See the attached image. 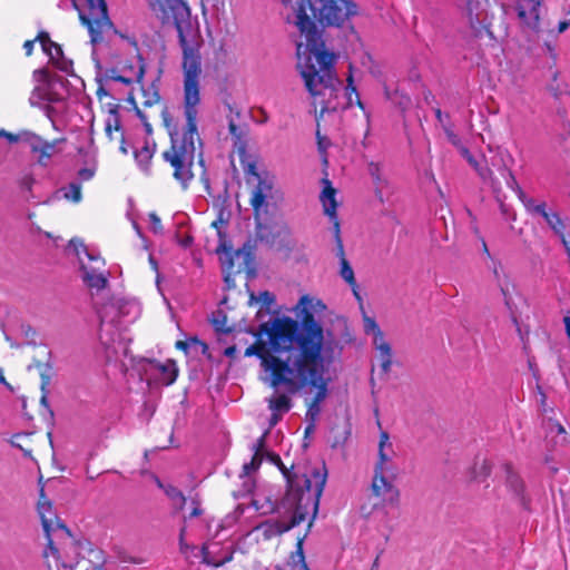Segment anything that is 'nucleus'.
Here are the masks:
<instances>
[{"label":"nucleus","instance_id":"obj_1","mask_svg":"<svg viewBox=\"0 0 570 570\" xmlns=\"http://www.w3.org/2000/svg\"><path fill=\"white\" fill-rule=\"evenodd\" d=\"M154 10L160 13L164 22L175 24L183 49L185 125L179 128L168 117H164L171 139V146L164 153V158L174 168V177L186 187L194 177L191 167L195 158V141L199 139L197 117L202 102L200 78L203 73L199 52L200 36L197 26L190 19L189 8L183 0H156Z\"/></svg>","mask_w":570,"mask_h":570},{"label":"nucleus","instance_id":"obj_2","mask_svg":"<svg viewBox=\"0 0 570 570\" xmlns=\"http://www.w3.org/2000/svg\"><path fill=\"white\" fill-rule=\"evenodd\" d=\"M286 21L293 24L299 38L296 42L297 69L312 96H317L337 56L325 48L316 21L324 27L353 31L352 0H282Z\"/></svg>","mask_w":570,"mask_h":570},{"label":"nucleus","instance_id":"obj_3","mask_svg":"<svg viewBox=\"0 0 570 570\" xmlns=\"http://www.w3.org/2000/svg\"><path fill=\"white\" fill-rule=\"evenodd\" d=\"M325 304L309 295H303L294 307L301 323L291 317H276L259 327L256 344L264 353L282 361H304L315 363L321 358H332L331 341L325 336L315 314H322Z\"/></svg>","mask_w":570,"mask_h":570},{"label":"nucleus","instance_id":"obj_4","mask_svg":"<svg viewBox=\"0 0 570 570\" xmlns=\"http://www.w3.org/2000/svg\"><path fill=\"white\" fill-rule=\"evenodd\" d=\"M245 356H257L261 360L263 371L262 381L276 389L284 386L289 392L308 387L313 394V401L308 405L307 415L314 420L320 411V404L327 395V386L331 381L327 366L331 358H321L315 363L306 360L282 361L264 353L259 347H247Z\"/></svg>","mask_w":570,"mask_h":570},{"label":"nucleus","instance_id":"obj_5","mask_svg":"<svg viewBox=\"0 0 570 570\" xmlns=\"http://www.w3.org/2000/svg\"><path fill=\"white\" fill-rule=\"evenodd\" d=\"M395 451L390 435L385 431H381L379 441V459L374 468V476L372 480L373 508L380 504L390 508H399L400 491L393 484L397 475L399 469L394 463Z\"/></svg>","mask_w":570,"mask_h":570},{"label":"nucleus","instance_id":"obj_6","mask_svg":"<svg viewBox=\"0 0 570 570\" xmlns=\"http://www.w3.org/2000/svg\"><path fill=\"white\" fill-rule=\"evenodd\" d=\"M326 476L327 472L325 465L314 468L308 475H305V492L302 491L299 493L298 502L295 507L291 521L267 520L254 527L253 530L257 531L264 540H271L272 538L281 535L299 524L305 519L304 513L302 512L303 501H313V504L316 508L326 483Z\"/></svg>","mask_w":570,"mask_h":570},{"label":"nucleus","instance_id":"obj_7","mask_svg":"<svg viewBox=\"0 0 570 570\" xmlns=\"http://www.w3.org/2000/svg\"><path fill=\"white\" fill-rule=\"evenodd\" d=\"M81 22L88 28L91 43L102 41L104 35L112 31L105 0H72Z\"/></svg>","mask_w":570,"mask_h":570},{"label":"nucleus","instance_id":"obj_8","mask_svg":"<svg viewBox=\"0 0 570 570\" xmlns=\"http://www.w3.org/2000/svg\"><path fill=\"white\" fill-rule=\"evenodd\" d=\"M363 328L372 337L375 355L372 364V375H386L392 365V348L376 321L363 312Z\"/></svg>","mask_w":570,"mask_h":570},{"label":"nucleus","instance_id":"obj_9","mask_svg":"<svg viewBox=\"0 0 570 570\" xmlns=\"http://www.w3.org/2000/svg\"><path fill=\"white\" fill-rule=\"evenodd\" d=\"M70 245L75 247L79 258L82 279L91 289L100 291L107 286L108 279L105 271V261L99 256L90 253L81 242L70 240Z\"/></svg>","mask_w":570,"mask_h":570},{"label":"nucleus","instance_id":"obj_10","mask_svg":"<svg viewBox=\"0 0 570 570\" xmlns=\"http://www.w3.org/2000/svg\"><path fill=\"white\" fill-rule=\"evenodd\" d=\"M247 184L253 186L249 203L254 209L256 219L267 214V200L273 197L274 183L268 176L257 173L254 164L245 169Z\"/></svg>","mask_w":570,"mask_h":570},{"label":"nucleus","instance_id":"obj_11","mask_svg":"<svg viewBox=\"0 0 570 570\" xmlns=\"http://www.w3.org/2000/svg\"><path fill=\"white\" fill-rule=\"evenodd\" d=\"M38 512L48 539V549L45 551V557L49 558V556H52L55 559H58V549L55 547V540L70 539V532L59 521L56 513L52 511L51 503L43 494H41L38 502Z\"/></svg>","mask_w":570,"mask_h":570},{"label":"nucleus","instance_id":"obj_12","mask_svg":"<svg viewBox=\"0 0 570 570\" xmlns=\"http://www.w3.org/2000/svg\"><path fill=\"white\" fill-rule=\"evenodd\" d=\"M203 561L213 567H219L233 558V542L222 544L218 541H209L202 549Z\"/></svg>","mask_w":570,"mask_h":570},{"label":"nucleus","instance_id":"obj_13","mask_svg":"<svg viewBox=\"0 0 570 570\" xmlns=\"http://www.w3.org/2000/svg\"><path fill=\"white\" fill-rule=\"evenodd\" d=\"M43 52L49 57L50 61L61 71L70 73L72 71V61L63 56L61 47L53 42L48 33L40 32L37 37Z\"/></svg>","mask_w":570,"mask_h":570},{"label":"nucleus","instance_id":"obj_14","mask_svg":"<svg viewBox=\"0 0 570 570\" xmlns=\"http://www.w3.org/2000/svg\"><path fill=\"white\" fill-rule=\"evenodd\" d=\"M541 0H517L515 10L520 21L532 31L540 30Z\"/></svg>","mask_w":570,"mask_h":570},{"label":"nucleus","instance_id":"obj_15","mask_svg":"<svg viewBox=\"0 0 570 570\" xmlns=\"http://www.w3.org/2000/svg\"><path fill=\"white\" fill-rule=\"evenodd\" d=\"M489 150L491 153L492 151L495 153V156L492 159L491 164H492V166L497 167L498 170L501 173V175L504 177L507 187L510 188L511 190H513L515 193V195L518 196V198L520 196H523V194H524L523 189L517 181L513 173L508 168V165L505 161L507 158H511V155L509 154V151L502 147H497L495 149H493L491 146H489Z\"/></svg>","mask_w":570,"mask_h":570},{"label":"nucleus","instance_id":"obj_16","mask_svg":"<svg viewBox=\"0 0 570 570\" xmlns=\"http://www.w3.org/2000/svg\"><path fill=\"white\" fill-rule=\"evenodd\" d=\"M368 173L372 177L375 195L381 203H390L394 194V186L386 178L382 166L379 163L368 164Z\"/></svg>","mask_w":570,"mask_h":570},{"label":"nucleus","instance_id":"obj_17","mask_svg":"<svg viewBox=\"0 0 570 570\" xmlns=\"http://www.w3.org/2000/svg\"><path fill=\"white\" fill-rule=\"evenodd\" d=\"M460 154L469 165L473 167L484 184H488L493 189L500 186V183L495 178L492 169L487 165L484 157H482L481 160H478L466 147H462Z\"/></svg>","mask_w":570,"mask_h":570},{"label":"nucleus","instance_id":"obj_18","mask_svg":"<svg viewBox=\"0 0 570 570\" xmlns=\"http://www.w3.org/2000/svg\"><path fill=\"white\" fill-rule=\"evenodd\" d=\"M323 184L324 187L320 198L324 208V213L334 222L335 230L338 233V223L336 220V191L332 187V184L328 179H323Z\"/></svg>","mask_w":570,"mask_h":570},{"label":"nucleus","instance_id":"obj_19","mask_svg":"<svg viewBox=\"0 0 570 570\" xmlns=\"http://www.w3.org/2000/svg\"><path fill=\"white\" fill-rule=\"evenodd\" d=\"M268 409L272 412V416L269 419L271 426H274L278 423L282 415L287 413L291 409V400L285 394L274 393L268 400Z\"/></svg>","mask_w":570,"mask_h":570},{"label":"nucleus","instance_id":"obj_20","mask_svg":"<svg viewBox=\"0 0 570 570\" xmlns=\"http://www.w3.org/2000/svg\"><path fill=\"white\" fill-rule=\"evenodd\" d=\"M246 512H249V508H245V504H243V503L238 504L232 513L227 514L222 520V523L219 524V532L230 530L234 527L238 525L239 530H237V532L239 534H248L249 531L247 529L242 528L243 527L242 517H244ZM234 533H236V531Z\"/></svg>","mask_w":570,"mask_h":570},{"label":"nucleus","instance_id":"obj_21","mask_svg":"<svg viewBox=\"0 0 570 570\" xmlns=\"http://www.w3.org/2000/svg\"><path fill=\"white\" fill-rule=\"evenodd\" d=\"M157 381L163 385L173 384L178 375V368L173 360H167L165 363H156L151 365Z\"/></svg>","mask_w":570,"mask_h":570},{"label":"nucleus","instance_id":"obj_22","mask_svg":"<svg viewBox=\"0 0 570 570\" xmlns=\"http://www.w3.org/2000/svg\"><path fill=\"white\" fill-rule=\"evenodd\" d=\"M31 150L38 154L37 160L46 166L51 157L57 153V142H48L41 138L33 136L30 141Z\"/></svg>","mask_w":570,"mask_h":570},{"label":"nucleus","instance_id":"obj_23","mask_svg":"<svg viewBox=\"0 0 570 570\" xmlns=\"http://www.w3.org/2000/svg\"><path fill=\"white\" fill-rule=\"evenodd\" d=\"M537 210H538V216H541L547 222V224L550 226V228L556 234L560 235V237H561L563 235L564 225H563V222L561 220L559 214L556 212H549L547 209V204L544 202H542V205L539 206V208H537Z\"/></svg>","mask_w":570,"mask_h":570},{"label":"nucleus","instance_id":"obj_24","mask_svg":"<svg viewBox=\"0 0 570 570\" xmlns=\"http://www.w3.org/2000/svg\"><path fill=\"white\" fill-rule=\"evenodd\" d=\"M245 508H249L259 514H268L274 511L275 504L272 500L266 497L255 495L249 505H245Z\"/></svg>","mask_w":570,"mask_h":570},{"label":"nucleus","instance_id":"obj_25","mask_svg":"<svg viewBox=\"0 0 570 570\" xmlns=\"http://www.w3.org/2000/svg\"><path fill=\"white\" fill-rule=\"evenodd\" d=\"M153 155H154V149L150 146H148L147 144L145 146H142L140 149L135 151V158H136L139 167L142 170H145V171L148 170V166L153 158Z\"/></svg>","mask_w":570,"mask_h":570},{"label":"nucleus","instance_id":"obj_26","mask_svg":"<svg viewBox=\"0 0 570 570\" xmlns=\"http://www.w3.org/2000/svg\"><path fill=\"white\" fill-rule=\"evenodd\" d=\"M507 484L518 495L523 492V482L520 476L514 473L510 465H505Z\"/></svg>","mask_w":570,"mask_h":570},{"label":"nucleus","instance_id":"obj_27","mask_svg":"<svg viewBox=\"0 0 570 570\" xmlns=\"http://www.w3.org/2000/svg\"><path fill=\"white\" fill-rule=\"evenodd\" d=\"M341 276L351 285L353 294L356 296V285L354 283V272L348 265L346 258L341 250Z\"/></svg>","mask_w":570,"mask_h":570},{"label":"nucleus","instance_id":"obj_28","mask_svg":"<svg viewBox=\"0 0 570 570\" xmlns=\"http://www.w3.org/2000/svg\"><path fill=\"white\" fill-rule=\"evenodd\" d=\"M144 78V69L141 66L131 69L129 76H117L114 79L122 83L140 82Z\"/></svg>","mask_w":570,"mask_h":570},{"label":"nucleus","instance_id":"obj_29","mask_svg":"<svg viewBox=\"0 0 570 570\" xmlns=\"http://www.w3.org/2000/svg\"><path fill=\"white\" fill-rule=\"evenodd\" d=\"M262 442H263V438L259 439L258 443L254 445L255 449H256V452L253 455L250 462L244 464L243 469H244V474L245 475H248L249 473L256 471L259 468V465L262 463V458H261V454L258 452V446H261Z\"/></svg>","mask_w":570,"mask_h":570},{"label":"nucleus","instance_id":"obj_30","mask_svg":"<svg viewBox=\"0 0 570 570\" xmlns=\"http://www.w3.org/2000/svg\"><path fill=\"white\" fill-rule=\"evenodd\" d=\"M155 481H156V483H157V485H158L159 488H161V489H164V490H165V493H166V494H167L171 500H174V501H175V502H177V503H184V502H185V498H184L183 493H181L179 490H177L175 487H173V485H166V487H164V484H163V483L160 482V480H159V479H157V478L155 479Z\"/></svg>","mask_w":570,"mask_h":570},{"label":"nucleus","instance_id":"obj_31","mask_svg":"<svg viewBox=\"0 0 570 570\" xmlns=\"http://www.w3.org/2000/svg\"><path fill=\"white\" fill-rule=\"evenodd\" d=\"M443 131L448 140L461 153V148L465 146L462 144V140L459 137V135L454 132L452 125H443Z\"/></svg>","mask_w":570,"mask_h":570},{"label":"nucleus","instance_id":"obj_32","mask_svg":"<svg viewBox=\"0 0 570 570\" xmlns=\"http://www.w3.org/2000/svg\"><path fill=\"white\" fill-rule=\"evenodd\" d=\"M65 198L72 200L75 203L80 202L81 199V187L78 183H71L65 190Z\"/></svg>","mask_w":570,"mask_h":570},{"label":"nucleus","instance_id":"obj_33","mask_svg":"<svg viewBox=\"0 0 570 570\" xmlns=\"http://www.w3.org/2000/svg\"><path fill=\"white\" fill-rule=\"evenodd\" d=\"M519 200L522 203V205L524 206L525 210L529 214L538 215L537 208H539V206L542 205V202L537 203L532 197L527 196L525 193L523 194V196L519 197Z\"/></svg>","mask_w":570,"mask_h":570},{"label":"nucleus","instance_id":"obj_34","mask_svg":"<svg viewBox=\"0 0 570 570\" xmlns=\"http://www.w3.org/2000/svg\"><path fill=\"white\" fill-rule=\"evenodd\" d=\"M119 119L116 114H111L106 121V134L112 139V131H119Z\"/></svg>","mask_w":570,"mask_h":570},{"label":"nucleus","instance_id":"obj_35","mask_svg":"<svg viewBox=\"0 0 570 570\" xmlns=\"http://www.w3.org/2000/svg\"><path fill=\"white\" fill-rule=\"evenodd\" d=\"M385 96L389 100H391L395 104H399L402 109H405L411 102L410 98L407 96H403V95L401 96V99L397 100L396 99L397 90L394 94H391L390 90L386 88Z\"/></svg>","mask_w":570,"mask_h":570},{"label":"nucleus","instance_id":"obj_36","mask_svg":"<svg viewBox=\"0 0 570 570\" xmlns=\"http://www.w3.org/2000/svg\"><path fill=\"white\" fill-rule=\"evenodd\" d=\"M51 100V98L48 97V92L45 88L37 87L31 96H30V102L32 105L39 104V100Z\"/></svg>","mask_w":570,"mask_h":570},{"label":"nucleus","instance_id":"obj_37","mask_svg":"<svg viewBox=\"0 0 570 570\" xmlns=\"http://www.w3.org/2000/svg\"><path fill=\"white\" fill-rule=\"evenodd\" d=\"M118 307L120 315H126L130 311H134L136 317L139 312L138 305L135 302H119Z\"/></svg>","mask_w":570,"mask_h":570},{"label":"nucleus","instance_id":"obj_38","mask_svg":"<svg viewBox=\"0 0 570 570\" xmlns=\"http://www.w3.org/2000/svg\"><path fill=\"white\" fill-rule=\"evenodd\" d=\"M292 559H293V563L299 562L302 564V568H304L305 570H309L304 560L302 541L297 542V550H296L295 554H293Z\"/></svg>","mask_w":570,"mask_h":570},{"label":"nucleus","instance_id":"obj_39","mask_svg":"<svg viewBox=\"0 0 570 570\" xmlns=\"http://www.w3.org/2000/svg\"><path fill=\"white\" fill-rule=\"evenodd\" d=\"M95 171H96V167L92 165V166L80 169L78 171V177L80 180L86 181L94 177Z\"/></svg>","mask_w":570,"mask_h":570},{"label":"nucleus","instance_id":"obj_40","mask_svg":"<svg viewBox=\"0 0 570 570\" xmlns=\"http://www.w3.org/2000/svg\"><path fill=\"white\" fill-rule=\"evenodd\" d=\"M434 114H435L438 121L441 124L442 127H443V125H451L450 116L448 114L442 112V110L440 108H435Z\"/></svg>","mask_w":570,"mask_h":570},{"label":"nucleus","instance_id":"obj_41","mask_svg":"<svg viewBox=\"0 0 570 570\" xmlns=\"http://www.w3.org/2000/svg\"><path fill=\"white\" fill-rule=\"evenodd\" d=\"M191 344H200V342L197 338H190L188 341H177L176 347L187 352L188 347H190Z\"/></svg>","mask_w":570,"mask_h":570},{"label":"nucleus","instance_id":"obj_42","mask_svg":"<svg viewBox=\"0 0 570 570\" xmlns=\"http://www.w3.org/2000/svg\"><path fill=\"white\" fill-rule=\"evenodd\" d=\"M361 59V63L363 67H366L371 73H375L372 68V57L368 53H363L361 57L358 56V60Z\"/></svg>","mask_w":570,"mask_h":570},{"label":"nucleus","instance_id":"obj_43","mask_svg":"<svg viewBox=\"0 0 570 570\" xmlns=\"http://www.w3.org/2000/svg\"><path fill=\"white\" fill-rule=\"evenodd\" d=\"M283 473H284L285 478L287 479L289 488H291V490L286 497V501H289L292 498L295 500L296 499V494L294 493V483L295 482H294V480L291 479L287 470L284 469Z\"/></svg>","mask_w":570,"mask_h":570},{"label":"nucleus","instance_id":"obj_44","mask_svg":"<svg viewBox=\"0 0 570 570\" xmlns=\"http://www.w3.org/2000/svg\"><path fill=\"white\" fill-rule=\"evenodd\" d=\"M491 472V464L487 460L483 461L481 471L479 474L475 475L476 479H484L487 478Z\"/></svg>","mask_w":570,"mask_h":570},{"label":"nucleus","instance_id":"obj_45","mask_svg":"<svg viewBox=\"0 0 570 570\" xmlns=\"http://www.w3.org/2000/svg\"><path fill=\"white\" fill-rule=\"evenodd\" d=\"M149 220L151 223V228L155 233H159L161 230V222L157 217L156 214H149Z\"/></svg>","mask_w":570,"mask_h":570},{"label":"nucleus","instance_id":"obj_46","mask_svg":"<svg viewBox=\"0 0 570 570\" xmlns=\"http://www.w3.org/2000/svg\"><path fill=\"white\" fill-rule=\"evenodd\" d=\"M544 49H546V52L553 59L556 60L558 55H557V51H556V46L551 42H548L546 41L544 42Z\"/></svg>","mask_w":570,"mask_h":570},{"label":"nucleus","instance_id":"obj_47","mask_svg":"<svg viewBox=\"0 0 570 570\" xmlns=\"http://www.w3.org/2000/svg\"><path fill=\"white\" fill-rule=\"evenodd\" d=\"M347 90L356 91V87L354 86L353 66L352 65H350V73L347 77Z\"/></svg>","mask_w":570,"mask_h":570},{"label":"nucleus","instance_id":"obj_48","mask_svg":"<svg viewBox=\"0 0 570 570\" xmlns=\"http://www.w3.org/2000/svg\"><path fill=\"white\" fill-rule=\"evenodd\" d=\"M35 41L36 40H27L23 45V48L26 50V55L27 56H30L32 53V50H33V46H35Z\"/></svg>","mask_w":570,"mask_h":570},{"label":"nucleus","instance_id":"obj_49","mask_svg":"<svg viewBox=\"0 0 570 570\" xmlns=\"http://www.w3.org/2000/svg\"><path fill=\"white\" fill-rule=\"evenodd\" d=\"M570 26V22L567 20H562L558 23V32L562 33L564 32Z\"/></svg>","mask_w":570,"mask_h":570},{"label":"nucleus","instance_id":"obj_50","mask_svg":"<svg viewBox=\"0 0 570 570\" xmlns=\"http://www.w3.org/2000/svg\"><path fill=\"white\" fill-rule=\"evenodd\" d=\"M561 240H562V244L566 248L568 256L570 257V237H566L564 235H562Z\"/></svg>","mask_w":570,"mask_h":570},{"label":"nucleus","instance_id":"obj_51","mask_svg":"<svg viewBox=\"0 0 570 570\" xmlns=\"http://www.w3.org/2000/svg\"><path fill=\"white\" fill-rule=\"evenodd\" d=\"M32 183H33V179H32V177H30V176H26V177L22 179V181H21L22 186H23L24 188H27V189H30V188H31Z\"/></svg>","mask_w":570,"mask_h":570},{"label":"nucleus","instance_id":"obj_52","mask_svg":"<svg viewBox=\"0 0 570 570\" xmlns=\"http://www.w3.org/2000/svg\"><path fill=\"white\" fill-rule=\"evenodd\" d=\"M191 242H193V238H191L190 236H185V237H183V238H180V239H179V244H180L183 247H185V248H186V247H188V246H190Z\"/></svg>","mask_w":570,"mask_h":570},{"label":"nucleus","instance_id":"obj_53","mask_svg":"<svg viewBox=\"0 0 570 570\" xmlns=\"http://www.w3.org/2000/svg\"><path fill=\"white\" fill-rule=\"evenodd\" d=\"M563 323H564V327H566V334L568 336V338L570 340V316H564L563 317Z\"/></svg>","mask_w":570,"mask_h":570},{"label":"nucleus","instance_id":"obj_54","mask_svg":"<svg viewBox=\"0 0 570 570\" xmlns=\"http://www.w3.org/2000/svg\"><path fill=\"white\" fill-rule=\"evenodd\" d=\"M185 537H186L185 529H181L180 535H179V542H180L181 550H185L187 548V544L185 543Z\"/></svg>","mask_w":570,"mask_h":570},{"label":"nucleus","instance_id":"obj_55","mask_svg":"<svg viewBox=\"0 0 570 570\" xmlns=\"http://www.w3.org/2000/svg\"><path fill=\"white\" fill-rule=\"evenodd\" d=\"M0 136H6L9 141L13 142L18 140V137L13 136L12 134H8L6 131H0Z\"/></svg>","mask_w":570,"mask_h":570},{"label":"nucleus","instance_id":"obj_56","mask_svg":"<svg viewBox=\"0 0 570 570\" xmlns=\"http://www.w3.org/2000/svg\"><path fill=\"white\" fill-rule=\"evenodd\" d=\"M235 352H236V347L235 346H230V347H227L225 350V355L228 356V357H232V356H234Z\"/></svg>","mask_w":570,"mask_h":570},{"label":"nucleus","instance_id":"obj_57","mask_svg":"<svg viewBox=\"0 0 570 570\" xmlns=\"http://www.w3.org/2000/svg\"><path fill=\"white\" fill-rule=\"evenodd\" d=\"M553 426L556 428V431L558 432V434H564L566 433L564 428L560 423L556 422L553 424Z\"/></svg>","mask_w":570,"mask_h":570},{"label":"nucleus","instance_id":"obj_58","mask_svg":"<svg viewBox=\"0 0 570 570\" xmlns=\"http://www.w3.org/2000/svg\"><path fill=\"white\" fill-rule=\"evenodd\" d=\"M261 297H262V299H263L264 302H269V301H272V296H271V294H269L268 292H264V293H262V294H261Z\"/></svg>","mask_w":570,"mask_h":570},{"label":"nucleus","instance_id":"obj_59","mask_svg":"<svg viewBox=\"0 0 570 570\" xmlns=\"http://www.w3.org/2000/svg\"><path fill=\"white\" fill-rule=\"evenodd\" d=\"M219 224H222V220H215L212 223V226L217 229V234L220 236Z\"/></svg>","mask_w":570,"mask_h":570},{"label":"nucleus","instance_id":"obj_60","mask_svg":"<svg viewBox=\"0 0 570 570\" xmlns=\"http://www.w3.org/2000/svg\"><path fill=\"white\" fill-rule=\"evenodd\" d=\"M528 363H529V367L531 371H534V363H533V360L532 358H529L528 360Z\"/></svg>","mask_w":570,"mask_h":570},{"label":"nucleus","instance_id":"obj_61","mask_svg":"<svg viewBox=\"0 0 570 570\" xmlns=\"http://www.w3.org/2000/svg\"><path fill=\"white\" fill-rule=\"evenodd\" d=\"M482 246H483V250H484V253H487L488 255H490L489 249H488V246H487V243H485L484 240H482Z\"/></svg>","mask_w":570,"mask_h":570},{"label":"nucleus","instance_id":"obj_62","mask_svg":"<svg viewBox=\"0 0 570 570\" xmlns=\"http://www.w3.org/2000/svg\"><path fill=\"white\" fill-rule=\"evenodd\" d=\"M120 150H121L124 154H127V153H128V150H127V148L125 147V145H124V144H121V146H120Z\"/></svg>","mask_w":570,"mask_h":570},{"label":"nucleus","instance_id":"obj_63","mask_svg":"<svg viewBox=\"0 0 570 570\" xmlns=\"http://www.w3.org/2000/svg\"><path fill=\"white\" fill-rule=\"evenodd\" d=\"M357 105H358L360 109L364 110V105H363V102L361 101L360 98H358Z\"/></svg>","mask_w":570,"mask_h":570},{"label":"nucleus","instance_id":"obj_64","mask_svg":"<svg viewBox=\"0 0 570 570\" xmlns=\"http://www.w3.org/2000/svg\"><path fill=\"white\" fill-rule=\"evenodd\" d=\"M360 510H361L360 512H361L362 514H367V513H368V512L365 510V508H364V507H361V509H360Z\"/></svg>","mask_w":570,"mask_h":570}]
</instances>
